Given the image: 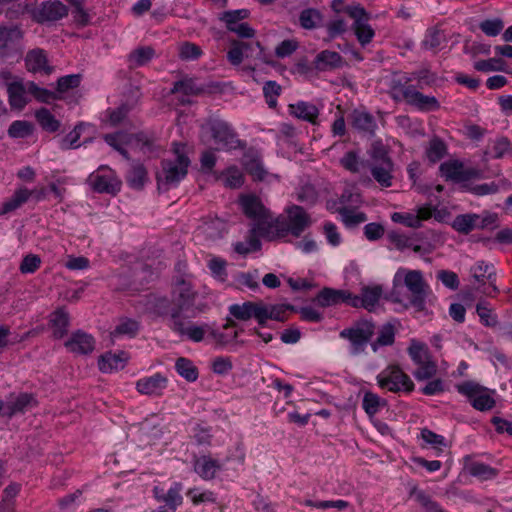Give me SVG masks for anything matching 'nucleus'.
Segmentation results:
<instances>
[{
  "label": "nucleus",
  "instance_id": "1",
  "mask_svg": "<svg viewBox=\"0 0 512 512\" xmlns=\"http://www.w3.org/2000/svg\"><path fill=\"white\" fill-rule=\"evenodd\" d=\"M196 292L185 280L177 283L172 291V298L166 296H153L147 302V312L154 318L168 319L169 325L178 322L183 314L195 304Z\"/></svg>",
  "mask_w": 512,
  "mask_h": 512
},
{
  "label": "nucleus",
  "instance_id": "2",
  "mask_svg": "<svg viewBox=\"0 0 512 512\" xmlns=\"http://www.w3.org/2000/svg\"><path fill=\"white\" fill-rule=\"evenodd\" d=\"M440 176L446 182L459 184V191L470 192L477 196L494 194L499 187L495 182L471 185L470 180L482 178V171L477 168H466L464 163L458 159L442 162L439 166Z\"/></svg>",
  "mask_w": 512,
  "mask_h": 512
},
{
  "label": "nucleus",
  "instance_id": "3",
  "mask_svg": "<svg viewBox=\"0 0 512 512\" xmlns=\"http://www.w3.org/2000/svg\"><path fill=\"white\" fill-rule=\"evenodd\" d=\"M201 130L210 134L215 144L218 145V150L230 151L246 147V143L238 138L231 124L220 118H209L201 126Z\"/></svg>",
  "mask_w": 512,
  "mask_h": 512
},
{
  "label": "nucleus",
  "instance_id": "4",
  "mask_svg": "<svg viewBox=\"0 0 512 512\" xmlns=\"http://www.w3.org/2000/svg\"><path fill=\"white\" fill-rule=\"evenodd\" d=\"M375 329L376 324L372 318H361L354 321L352 326L343 329L339 335L350 342L351 353L358 355L365 351L367 344L371 345Z\"/></svg>",
  "mask_w": 512,
  "mask_h": 512
},
{
  "label": "nucleus",
  "instance_id": "5",
  "mask_svg": "<svg viewBox=\"0 0 512 512\" xmlns=\"http://www.w3.org/2000/svg\"><path fill=\"white\" fill-rule=\"evenodd\" d=\"M376 378L380 388L393 393L409 394L415 389V384L410 376L397 364L388 365Z\"/></svg>",
  "mask_w": 512,
  "mask_h": 512
},
{
  "label": "nucleus",
  "instance_id": "6",
  "mask_svg": "<svg viewBox=\"0 0 512 512\" xmlns=\"http://www.w3.org/2000/svg\"><path fill=\"white\" fill-rule=\"evenodd\" d=\"M244 58H253L262 62L273 65L274 61L270 60L264 53V47L259 41L254 43L241 40H231L230 49L227 52V59L233 66H238Z\"/></svg>",
  "mask_w": 512,
  "mask_h": 512
},
{
  "label": "nucleus",
  "instance_id": "7",
  "mask_svg": "<svg viewBox=\"0 0 512 512\" xmlns=\"http://www.w3.org/2000/svg\"><path fill=\"white\" fill-rule=\"evenodd\" d=\"M405 286L412 293L410 298V305L418 312L426 310V298L431 290L429 285L425 282L423 274L419 270H410L404 278Z\"/></svg>",
  "mask_w": 512,
  "mask_h": 512
},
{
  "label": "nucleus",
  "instance_id": "8",
  "mask_svg": "<svg viewBox=\"0 0 512 512\" xmlns=\"http://www.w3.org/2000/svg\"><path fill=\"white\" fill-rule=\"evenodd\" d=\"M457 391L468 397L473 408L479 411L491 410L496 402L494 398L486 394L488 389L474 381H465L456 386Z\"/></svg>",
  "mask_w": 512,
  "mask_h": 512
},
{
  "label": "nucleus",
  "instance_id": "9",
  "mask_svg": "<svg viewBox=\"0 0 512 512\" xmlns=\"http://www.w3.org/2000/svg\"><path fill=\"white\" fill-rule=\"evenodd\" d=\"M38 0H33L31 20L38 24L55 22L68 15V8L59 0L43 1L39 5Z\"/></svg>",
  "mask_w": 512,
  "mask_h": 512
},
{
  "label": "nucleus",
  "instance_id": "10",
  "mask_svg": "<svg viewBox=\"0 0 512 512\" xmlns=\"http://www.w3.org/2000/svg\"><path fill=\"white\" fill-rule=\"evenodd\" d=\"M392 89H399L406 103L419 111L431 112L440 108V103L436 97L424 95L417 91L414 85L404 86L398 81L392 86Z\"/></svg>",
  "mask_w": 512,
  "mask_h": 512
},
{
  "label": "nucleus",
  "instance_id": "11",
  "mask_svg": "<svg viewBox=\"0 0 512 512\" xmlns=\"http://www.w3.org/2000/svg\"><path fill=\"white\" fill-rule=\"evenodd\" d=\"M183 484L181 482H173L171 487L165 491L163 487L155 486L152 490L154 498L158 502H164L152 512H176L177 508L183 503L181 492Z\"/></svg>",
  "mask_w": 512,
  "mask_h": 512
},
{
  "label": "nucleus",
  "instance_id": "12",
  "mask_svg": "<svg viewBox=\"0 0 512 512\" xmlns=\"http://www.w3.org/2000/svg\"><path fill=\"white\" fill-rule=\"evenodd\" d=\"M161 172L156 173L157 190L159 193L176 187L186 176L187 171L181 169L173 161L164 159L161 161Z\"/></svg>",
  "mask_w": 512,
  "mask_h": 512
},
{
  "label": "nucleus",
  "instance_id": "13",
  "mask_svg": "<svg viewBox=\"0 0 512 512\" xmlns=\"http://www.w3.org/2000/svg\"><path fill=\"white\" fill-rule=\"evenodd\" d=\"M39 404L36 395L28 392H21L17 395L11 393L9 400L5 402V418L12 419L18 414H25Z\"/></svg>",
  "mask_w": 512,
  "mask_h": 512
},
{
  "label": "nucleus",
  "instance_id": "14",
  "mask_svg": "<svg viewBox=\"0 0 512 512\" xmlns=\"http://www.w3.org/2000/svg\"><path fill=\"white\" fill-rule=\"evenodd\" d=\"M107 169L110 171L109 175H100L92 173L88 181L93 189L97 193H106L112 196H116L122 186V181L115 175V173L108 168V166H100L99 170Z\"/></svg>",
  "mask_w": 512,
  "mask_h": 512
},
{
  "label": "nucleus",
  "instance_id": "15",
  "mask_svg": "<svg viewBox=\"0 0 512 512\" xmlns=\"http://www.w3.org/2000/svg\"><path fill=\"white\" fill-rule=\"evenodd\" d=\"M312 302L321 308L338 306L341 304L350 306L351 292L344 289L324 287L312 299Z\"/></svg>",
  "mask_w": 512,
  "mask_h": 512
},
{
  "label": "nucleus",
  "instance_id": "16",
  "mask_svg": "<svg viewBox=\"0 0 512 512\" xmlns=\"http://www.w3.org/2000/svg\"><path fill=\"white\" fill-rule=\"evenodd\" d=\"M383 293L381 285L363 286L360 294L356 295L351 292L350 306L353 308H364L369 312L374 310Z\"/></svg>",
  "mask_w": 512,
  "mask_h": 512
},
{
  "label": "nucleus",
  "instance_id": "17",
  "mask_svg": "<svg viewBox=\"0 0 512 512\" xmlns=\"http://www.w3.org/2000/svg\"><path fill=\"white\" fill-rule=\"evenodd\" d=\"M263 301H245L242 304H232L228 307L229 314L238 321H248L252 318L261 327Z\"/></svg>",
  "mask_w": 512,
  "mask_h": 512
},
{
  "label": "nucleus",
  "instance_id": "18",
  "mask_svg": "<svg viewBox=\"0 0 512 512\" xmlns=\"http://www.w3.org/2000/svg\"><path fill=\"white\" fill-rule=\"evenodd\" d=\"M239 203L244 215L255 222L270 218L269 210L263 205L260 198L254 194L241 195Z\"/></svg>",
  "mask_w": 512,
  "mask_h": 512
},
{
  "label": "nucleus",
  "instance_id": "19",
  "mask_svg": "<svg viewBox=\"0 0 512 512\" xmlns=\"http://www.w3.org/2000/svg\"><path fill=\"white\" fill-rule=\"evenodd\" d=\"M286 212L288 214L287 219L290 234L294 237H300L312 224L310 215L299 205L288 207Z\"/></svg>",
  "mask_w": 512,
  "mask_h": 512
},
{
  "label": "nucleus",
  "instance_id": "20",
  "mask_svg": "<svg viewBox=\"0 0 512 512\" xmlns=\"http://www.w3.org/2000/svg\"><path fill=\"white\" fill-rule=\"evenodd\" d=\"M65 347L73 353L87 355L94 350L95 339L91 334L77 330L65 342Z\"/></svg>",
  "mask_w": 512,
  "mask_h": 512
},
{
  "label": "nucleus",
  "instance_id": "21",
  "mask_svg": "<svg viewBox=\"0 0 512 512\" xmlns=\"http://www.w3.org/2000/svg\"><path fill=\"white\" fill-rule=\"evenodd\" d=\"M168 385L167 377L161 373H155L149 377H143L136 382V389L145 395H161Z\"/></svg>",
  "mask_w": 512,
  "mask_h": 512
},
{
  "label": "nucleus",
  "instance_id": "22",
  "mask_svg": "<svg viewBox=\"0 0 512 512\" xmlns=\"http://www.w3.org/2000/svg\"><path fill=\"white\" fill-rule=\"evenodd\" d=\"M288 112L299 120L306 121L312 125L318 124L320 111L313 103L298 101L297 103L289 104Z\"/></svg>",
  "mask_w": 512,
  "mask_h": 512
},
{
  "label": "nucleus",
  "instance_id": "23",
  "mask_svg": "<svg viewBox=\"0 0 512 512\" xmlns=\"http://www.w3.org/2000/svg\"><path fill=\"white\" fill-rule=\"evenodd\" d=\"M313 64L315 71L324 72L342 68L345 60L338 52L323 50L316 55Z\"/></svg>",
  "mask_w": 512,
  "mask_h": 512
},
{
  "label": "nucleus",
  "instance_id": "24",
  "mask_svg": "<svg viewBox=\"0 0 512 512\" xmlns=\"http://www.w3.org/2000/svg\"><path fill=\"white\" fill-rule=\"evenodd\" d=\"M25 66L29 72H44L50 75L54 71L53 66L48 65V59L43 49L30 50L25 57Z\"/></svg>",
  "mask_w": 512,
  "mask_h": 512
},
{
  "label": "nucleus",
  "instance_id": "25",
  "mask_svg": "<svg viewBox=\"0 0 512 512\" xmlns=\"http://www.w3.org/2000/svg\"><path fill=\"white\" fill-rule=\"evenodd\" d=\"M242 165L247 174H249L254 181H263L266 177L267 171L264 169L258 153L252 149L247 151L242 158Z\"/></svg>",
  "mask_w": 512,
  "mask_h": 512
},
{
  "label": "nucleus",
  "instance_id": "26",
  "mask_svg": "<svg viewBox=\"0 0 512 512\" xmlns=\"http://www.w3.org/2000/svg\"><path fill=\"white\" fill-rule=\"evenodd\" d=\"M349 118L351 120L352 127L358 130L359 132L368 134L370 136L375 135L377 124L373 115L370 114L369 112L354 109L350 113Z\"/></svg>",
  "mask_w": 512,
  "mask_h": 512
},
{
  "label": "nucleus",
  "instance_id": "27",
  "mask_svg": "<svg viewBox=\"0 0 512 512\" xmlns=\"http://www.w3.org/2000/svg\"><path fill=\"white\" fill-rule=\"evenodd\" d=\"M148 179L146 167L139 161L132 160L130 168L125 175L128 186L134 190L141 191Z\"/></svg>",
  "mask_w": 512,
  "mask_h": 512
},
{
  "label": "nucleus",
  "instance_id": "28",
  "mask_svg": "<svg viewBox=\"0 0 512 512\" xmlns=\"http://www.w3.org/2000/svg\"><path fill=\"white\" fill-rule=\"evenodd\" d=\"M128 356L124 351L118 353L106 352L98 359L99 370L103 373H111L123 369L127 363Z\"/></svg>",
  "mask_w": 512,
  "mask_h": 512
},
{
  "label": "nucleus",
  "instance_id": "29",
  "mask_svg": "<svg viewBox=\"0 0 512 512\" xmlns=\"http://www.w3.org/2000/svg\"><path fill=\"white\" fill-rule=\"evenodd\" d=\"M219 83H211L207 87L197 86L192 78H185L173 83L171 94L182 93L186 96H199L204 94L207 88H219Z\"/></svg>",
  "mask_w": 512,
  "mask_h": 512
},
{
  "label": "nucleus",
  "instance_id": "30",
  "mask_svg": "<svg viewBox=\"0 0 512 512\" xmlns=\"http://www.w3.org/2000/svg\"><path fill=\"white\" fill-rule=\"evenodd\" d=\"M7 93L11 109L21 111L28 104L26 88L21 80L8 83Z\"/></svg>",
  "mask_w": 512,
  "mask_h": 512
},
{
  "label": "nucleus",
  "instance_id": "31",
  "mask_svg": "<svg viewBox=\"0 0 512 512\" xmlns=\"http://www.w3.org/2000/svg\"><path fill=\"white\" fill-rule=\"evenodd\" d=\"M221 469L222 465L219 461L207 455L197 458L194 462L195 472L204 480L214 479L217 471Z\"/></svg>",
  "mask_w": 512,
  "mask_h": 512
},
{
  "label": "nucleus",
  "instance_id": "32",
  "mask_svg": "<svg viewBox=\"0 0 512 512\" xmlns=\"http://www.w3.org/2000/svg\"><path fill=\"white\" fill-rule=\"evenodd\" d=\"M472 277L477 281L484 283V279L486 278L489 283L492 290L496 293L498 292V288L494 284L496 281V270L493 264L486 263L485 261L481 260L478 261L472 268H471Z\"/></svg>",
  "mask_w": 512,
  "mask_h": 512
},
{
  "label": "nucleus",
  "instance_id": "33",
  "mask_svg": "<svg viewBox=\"0 0 512 512\" xmlns=\"http://www.w3.org/2000/svg\"><path fill=\"white\" fill-rule=\"evenodd\" d=\"M371 174L373 178L385 188H388L392 185V171L394 168V163L392 160H387L385 163H378L369 165Z\"/></svg>",
  "mask_w": 512,
  "mask_h": 512
},
{
  "label": "nucleus",
  "instance_id": "34",
  "mask_svg": "<svg viewBox=\"0 0 512 512\" xmlns=\"http://www.w3.org/2000/svg\"><path fill=\"white\" fill-rule=\"evenodd\" d=\"M270 226L266 225L263 221L255 222L252 228L248 231V235L246 237L247 245L251 248L252 252L260 251L262 248V243L260 241V237L269 241L268 236V228Z\"/></svg>",
  "mask_w": 512,
  "mask_h": 512
},
{
  "label": "nucleus",
  "instance_id": "35",
  "mask_svg": "<svg viewBox=\"0 0 512 512\" xmlns=\"http://www.w3.org/2000/svg\"><path fill=\"white\" fill-rule=\"evenodd\" d=\"M34 116L41 129L45 132L56 133L61 128V122L56 119L48 108L41 107L37 109Z\"/></svg>",
  "mask_w": 512,
  "mask_h": 512
},
{
  "label": "nucleus",
  "instance_id": "36",
  "mask_svg": "<svg viewBox=\"0 0 512 512\" xmlns=\"http://www.w3.org/2000/svg\"><path fill=\"white\" fill-rule=\"evenodd\" d=\"M407 353L414 364H424L426 361L433 360V356L426 343L411 339L407 348Z\"/></svg>",
  "mask_w": 512,
  "mask_h": 512
},
{
  "label": "nucleus",
  "instance_id": "37",
  "mask_svg": "<svg viewBox=\"0 0 512 512\" xmlns=\"http://www.w3.org/2000/svg\"><path fill=\"white\" fill-rule=\"evenodd\" d=\"M396 328L391 322L384 323L378 330V336L371 342V349L377 352L380 347L391 346L395 342Z\"/></svg>",
  "mask_w": 512,
  "mask_h": 512
},
{
  "label": "nucleus",
  "instance_id": "38",
  "mask_svg": "<svg viewBox=\"0 0 512 512\" xmlns=\"http://www.w3.org/2000/svg\"><path fill=\"white\" fill-rule=\"evenodd\" d=\"M29 200L28 188L21 186L17 188L11 198L5 201L0 208V216L11 213Z\"/></svg>",
  "mask_w": 512,
  "mask_h": 512
},
{
  "label": "nucleus",
  "instance_id": "39",
  "mask_svg": "<svg viewBox=\"0 0 512 512\" xmlns=\"http://www.w3.org/2000/svg\"><path fill=\"white\" fill-rule=\"evenodd\" d=\"M169 328L180 336H187L194 342H201L204 339L205 329L195 325L186 327L183 316L178 322H175L174 325H169Z\"/></svg>",
  "mask_w": 512,
  "mask_h": 512
},
{
  "label": "nucleus",
  "instance_id": "40",
  "mask_svg": "<svg viewBox=\"0 0 512 512\" xmlns=\"http://www.w3.org/2000/svg\"><path fill=\"white\" fill-rule=\"evenodd\" d=\"M263 222L270 226L268 228V236L270 242L282 239L290 234L288 219L283 216L276 217L275 219H271V217L266 218Z\"/></svg>",
  "mask_w": 512,
  "mask_h": 512
},
{
  "label": "nucleus",
  "instance_id": "41",
  "mask_svg": "<svg viewBox=\"0 0 512 512\" xmlns=\"http://www.w3.org/2000/svg\"><path fill=\"white\" fill-rule=\"evenodd\" d=\"M426 157L431 164L442 160L448 154L447 144L438 136H434L426 149Z\"/></svg>",
  "mask_w": 512,
  "mask_h": 512
},
{
  "label": "nucleus",
  "instance_id": "42",
  "mask_svg": "<svg viewBox=\"0 0 512 512\" xmlns=\"http://www.w3.org/2000/svg\"><path fill=\"white\" fill-rule=\"evenodd\" d=\"M50 324L54 328V338H63L67 334V329L69 326V314L63 309H57L51 315Z\"/></svg>",
  "mask_w": 512,
  "mask_h": 512
},
{
  "label": "nucleus",
  "instance_id": "43",
  "mask_svg": "<svg viewBox=\"0 0 512 512\" xmlns=\"http://www.w3.org/2000/svg\"><path fill=\"white\" fill-rule=\"evenodd\" d=\"M89 126V123L83 121L78 122L74 126L72 131H70L67 135L61 138L59 142L60 149L65 151L78 148L80 146V144H78V141L81 137V134L85 130V128Z\"/></svg>",
  "mask_w": 512,
  "mask_h": 512
},
{
  "label": "nucleus",
  "instance_id": "44",
  "mask_svg": "<svg viewBox=\"0 0 512 512\" xmlns=\"http://www.w3.org/2000/svg\"><path fill=\"white\" fill-rule=\"evenodd\" d=\"M268 320H274L281 323L288 320V316L282 309L281 304H265L263 302L261 327H268Z\"/></svg>",
  "mask_w": 512,
  "mask_h": 512
},
{
  "label": "nucleus",
  "instance_id": "45",
  "mask_svg": "<svg viewBox=\"0 0 512 512\" xmlns=\"http://www.w3.org/2000/svg\"><path fill=\"white\" fill-rule=\"evenodd\" d=\"M476 220H478V214H459L454 218L451 227L460 234L468 235L476 229Z\"/></svg>",
  "mask_w": 512,
  "mask_h": 512
},
{
  "label": "nucleus",
  "instance_id": "46",
  "mask_svg": "<svg viewBox=\"0 0 512 512\" xmlns=\"http://www.w3.org/2000/svg\"><path fill=\"white\" fill-rule=\"evenodd\" d=\"M176 372L188 382H195L199 377V370L193 361L186 357H179L175 362Z\"/></svg>",
  "mask_w": 512,
  "mask_h": 512
},
{
  "label": "nucleus",
  "instance_id": "47",
  "mask_svg": "<svg viewBox=\"0 0 512 512\" xmlns=\"http://www.w3.org/2000/svg\"><path fill=\"white\" fill-rule=\"evenodd\" d=\"M34 131L35 126L32 122L27 120H15L10 124L7 134L12 139H25L32 136Z\"/></svg>",
  "mask_w": 512,
  "mask_h": 512
},
{
  "label": "nucleus",
  "instance_id": "48",
  "mask_svg": "<svg viewBox=\"0 0 512 512\" xmlns=\"http://www.w3.org/2000/svg\"><path fill=\"white\" fill-rule=\"evenodd\" d=\"M155 56V50L151 46H142L133 50L129 55L130 67H141L148 64Z\"/></svg>",
  "mask_w": 512,
  "mask_h": 512
},
{
  "label": "nucleus",
  "instance_id": "49",
  "mask_svg": "<svg viewBox=\"0 0 512 512\" xmlns=\"http://www.w3.org/2000/svg\"><path fill=\"white\" fill-rule=\"evenodd\" d=\"M12 4L5 10L6 19L13 21L20 19L24 15H29L33 11V0H25L24 2H11Z\"/></svg>",
  "mask_w": 512,
  "mask_h": 512
},
{
  "label": "nucleus",
  "instance_id": "50",
  "mask_svg": "<svg viewBox=\"0 0 512 512\" xmlns=\"http://www.w3.org/2000/svg\"><path fill=\"white\" fill-rule=\"evenodd\" d=\"M28 92L40 103L50 104L52 100H60L62 97L46 88L39 87L35 82L27 83Z\"/></svg>",
  "mask_w": 512,
  "mask_h": 512
},
{
  "label": "nucleus",
  "instance_id": "51",
  "mask_svg": "<svg viewBox=\"0 0 512 512\" xmlns=\"http://www.w3.org/2000/svg\"><path fill=\"white\" fill-rule=\"evenodd\" d=\"M14 37L22 38V31L18 26H0V58L8 56V43Z\"/></svg>",
  "mask_w": 512,
  "mask_h": 512
},
{
  "label": "nucleus",
  "instance_id": "52",
  "mask_svg": "<svg viewBox=\"0 0 512 512\" xmlns=\"http://www.w3.org/2000/svg\"><path fill=\"white\" fill-rule=\"evenodd\" d=\"M387 406V401L380 398L377 394L367 391L364 394L362 407L366 414L370 417L377 414L381 407Z\"/></svg>",
  "mask_w": 512,
  "mask_h": 512
},
{
  "label": "nucleus",
  "instance_id": "53",
  "mask_svg": "<svg viewBox=\"0 0 512 512\" xmlns=\"http://www.w3.org/2000/svg\"><path fill=\"white\" fill-rule=\"evenodd\" d=\"M322 19L321 12L315 8L304 9L299 15L300 25L309 30L320 26Z\"/></svg>",
  "mask_w": 512,
  "mask_h": 512
},
{
  "label": "nucleus",
  "instance_id": "54",
  "mask_svg": "<svg viewBox=\"0 0 512 512\" xmlns=\"http://www.w3.org/2000/svg\"><path fill=\"white\" fill-rule=\"evenodd\" d=\"M319 198V193L315 186L311 183L302 185L296 192V200L304 203L307 206H313L316 204Z\"/></svg>",
  "mask_w": 512,
  "mask_h": 512
},
{
  "label": "nucleus",
  "instance_id": "55",
  "mask_svg": "<svg viewBox=\"0 0 512 512\" xmlns=\"http://www.w3.org/2000/svg\"><path fill=\"white\" fill-rule=\"evenodd\" d=\"M469 472L481 480H490L498 475L499 470L482 462H474L471 464Z\"/></svg>",
  "mask_w": 512,
  "mask_h": 512
},
{
  "label": "nucleus",
  "instance_id": "56",
  "mask_svg": "<svg viewBox=\"0 0 512 512\" xmlns=\"http://www.w3.org/2000/svg\"><path fill=\"white\" fill-rule=\"evenodd\" d=\"M337 212L342 216V221L349 228L355 227L367 220V215L364 212L354 213L352 209L345 206L338 208Z\"/></svg>",
  "mask_w": 512,
  "mask_h": 512
},
{
  "label": "nucleus",
  "instance_id": "57",
  "mask_svg": "<svg viewBox=\"0 0 512 512\" xmlns=\"http://www.w3.org/2000/svg\"><path fill=\"white\" fill-rule=\"evenodd\" d=\"M282 91L281 86L273 80H268L263 85V95L269 108H276L277 97Z\"/></svg>",
  "mask_w": 512,
  "mask_h": 512
},
{
  "label": "nucleus",
  "instance_id": "58",
  "mask_svg": "<svg viewBox=\"0 0 512 512\" xmlns=\"http://www.w3.org/2000/svg\"><path fill=\"white\" fill-rule=\"evenodd\" d=\"M505 61L502 58H490L487 60H479L474 63V68L480 72L502 71L508 73L505 67Z\"/></svg>",
  "mask_w": 512,
  "mask_h": 512
},
{
  "label": "nucleus",
  "instance_id": "59",
  "mask_svg": "<svg viewBox=\"0 0 512 512\" xmlns=\"http://www.w3.org/2000/svg\"><path fill=\"white\" fill-rule=\"evenodd\" d=\"M139 330V322L134 319L127 318L115 327V329L111 332V335H128L129 337L133 338L138 334Z\"/></svg>",
  "mask_w": 512,
  "mask_h": 512
},
{
  "label": "nucleus",
  "instance_id": "60",
  "mask_svg": "<svg viewBox=\"0 0 512 512\" xmlns=\"http://www.w3.org/2000/svg\"><path fill=\"white\" fill-rule=\"evenodd\" d=\"M82 76L81 74H70L66 76H62L58 78L56 83V92L57 94L65 93L71 89H75L79 87L81 83Z\"/></svg>",
  "mask_w": 512,
  "mask_h": 512
},
{
  "label": "nucleus",
  "instance_id": "61",
  "mask_svg": "<svg viewBox=\"0 0 512 512\" xmlns=\"http://www.w3.org/2000/svg\"><path fill=\"white\" fill-rule=\"evenodd\" d=\"M419 367L413 372V376L417 381H425L432 379L437 374V363L436 361H426L424 364H419Z\"/></svg>",
  "mask_w": 512,
  "mask_h": 512
},
{
  "label": "nucleus",
  "instance_id": "62",
  "mask_svg": "<svg viewBox=\"0 0 512 512\" xmlns=\"http://www.w3.org/2000/svg\"><path fill=\"white\" fill-rule=\"evenodd\" d=\"M133 107L134 104L125 102L115 109H109L107 112L110 125L113 127L118 126L127 117Z\"/></svg>",
  "mask_w": 512,
  "mask_h": 512
},
{
  "label": "nucleus",
  "instance_id": "63",
  "mask_svg": "<svg viewBox=\"0 0 512 512\" xmlns=\"http://www.w3.org/2000/svg\"><path fill=\"white\" fill-rule=\"evenodd\" d=\"M445 39L444 33L438 29H428L426 31L422 47L426 50H433L438 48L442 41Z\"/></svg>",
  "mask_w": 512,
  "mask_h": 512
},
{
  "label": "nucleus",
  "instance_id": "64",
  "mask_svg": "<svg viewBox=\"0 0 512 512\" xmlns=\"http://www.w3.org/2000/svg\"><path fill=\"white\" fill-rule=\"evenodd\" d=\"M512 154V143L507 137L498 138L493 146L491 151V157L494 159H501L506 155Z\"/></svg>",
  "mask_w": 512,
  "mask_h": 512
}]
</instances>
